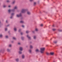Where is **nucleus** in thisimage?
Listing matches in <instances>:
<instances>
[{"mask_svg": "<svg viewBox=\"0 0 62 62\" xmlns=\"http://www.w3.org/2000/svg\"><path fill=\"white\" fill-rule=\"evenodd\" d=\"M9 26V25H8L7 26Z\"/></svg>", "mask_w": 62, "mask_h": 62, "instance_id": "47", "label": "nucleus"}, {"mask_svg": "<svg viewBox=\"0 0 62 62\" xmlns=\"http://www.w3.org/2000/svg\"><path fill=\"white\" fill-rule=\"evenodd\" d=\"M29 52L30 53H31V50H29Z\"/></svg>", "mask_w": 62, "mask_h": 62, "instance_id": "24", "label": "nucleus"}, {"mask_svg": "<svg viewBox=\"0 0 62 62\" xmlns=\"http://www.w3.org/2000/svg\"><path fill=\"white\" fill-rule=\"evenodd\" d=\"M12 43H13V42L12 41Z\"/></svg>", "mask_w": 62, "mask_h": 62, "instance_id": "48", "label": "nucleus"}, {"mask_svg": "<svg viewBox=\"0 0 62 62\" xmlns=\"http://www.w3.org/2000/svg\"><path fill=\"white\" fill-rule=\"evenodd\" d=\"M27 38H28V39H31V37H29V35H27Z\"/></svg>", "mask_w": 62, "mask_h": 62, "instance_id": "5", "label": "nucleus"}, {"mask_svg": "<svg viewBox=\"0 0 62 62\" xmlns=\"http://www.w3.org/2000/svg\"><path fill=\"white\" fill-rule=\"evenodd\" d=\"M6 23H8V21L6 20Z\"/></svg>", "mask_w": 62, "mask_h": 62, "instance_id": "43", "label": "nucleus"}, {"mask_svg": "<svg viewBox=\"0 0 62 62\" xmlns=\"http://www.w3.org/2000/svg\"><path fill=\"white\" fill-rule=\"evenodd\" d=\"M19 50L20 51H22L23 50V47H20L19 48Z\"/></svg>", "mask_w": 62, "mask_h": 62, "instance_id": "6", "label": "nucleus"}, {"mask_svg": "<svg viewBox=\"0 0 62 62\" xmlns=\"http://www.w3.org/2000/svg\"><path fill=\"white\" fill-rule=\"evenodd\" d=\"M2 35H1V34H0V38H2Z\"/></svg>", "mask_w": 62, "mask_h": 62, "instance_id": "20", "label": "nucleus"}, {"mask_svg": "<svg viewBox=\"0 0 62 62\" xmlns=\"http://www.w3.org/2000/svg\"><path fill=\"white\" fill-rule=\"evenodd\" d=\"M21 39H22V40H23V37H21Z\"/></svg>", "mask_w": 62, "mask_h": 62, "instance_id": "21", "label": "nucleus"}, {"mask_svg": "<svg viewBox=\"0 0 62 62\" xmlns=\"http://www.w3.org/2000/svg\"><path fill=\"white\" fill-rule=\"evenodd\" d=\"M30 48H33V46H32L31 45L30 46Z\"/></svg>", "mask_w": 62, "mask_h": 62, "instance_id": "15", "label": "nucleus"}, {"mask_svg": "<svg viewBox=\"0 0 62 62\" xmlns=\"http://www.w3.org/2000/svg\"><path fill=\"white\" fill-rule=\"evenodd\" d=\"M12 16H11L10 17V18L12 19Z\"/></svg>", "mask_w": 62, "mask_h": 62, "instance_id": "42", "label": "nucleus"}, {"mask_svg": "<svg viewBox=\"0 0 62 62\" xmlns=\"http://www.w3.org/2000/svg\"><path fill=\"white\" fill-rule=\"evenodd\" d=\"M21 30L19 29V32H20L21 31Z\"/></svg>", "mask_w": 62, "mask_h": 62, "instance_id": "35", "label": "nucleus"}, {"mask_svg": "<svg viewBox=\"0 0 62 62\" xmlns=\"http://www.w3.org/2000/svg\"><path fill=\"white\" fill-rule=\"evenodd\" d=\"M54 43H57V41H55V42H54Z\"/></svg>", "mask_w": 62, "mask_h": 62, "instance_id": "26", "label": "nucleus"}, {"mask_svg": "<svg viewBox=\"0 0 62 62\" xmlns=\"http://www.w3.org/2000/svg\"><path fill=\"white\" fill-rule=\"evenodd\" d=\"M7 51L8 52H9L10 50H9L8 49H7Z\"/></svg>", "mask_w": 62, "mask_h": 62, "instance_id": "30", "label": "nucleus"}, {"mask_svg": "<svg viewBox=\"0 0 62 62\" xmlns=\"http://www.w3.org/2000/svg\"><path fill=\"white\" fill-rule=\"evenodd\" d=\"M7 28H6L5 29V31H7Z\"/></svg>", "mask_w": 62, "mask_h": 62, "instance_id": "38", "label": "nucleus"}, {"mask_svg": "<svg viewBox=\"0 0 62 62\" xmlns=\"http://www.w3.org/2000/svg\"><path fill=\"white\" fill-rule=\"evenodd\" d=\"M26 11V10L25 9H23L22 10V11H21V12L22 13H24Z\"/></svg>", "mask_w": 62, "mask_h": 62, "instance_id": "3", "label": "nucleus"}, {"mask_svg": "<svg viewBox=\"0 0 62 62\" xmlns=\"http://www.w3.org/2000/svg\"><path fill=\"white\" fill-rule=\"evenodd\" d=\"M40 26H43V24H42L41 25H40Z\"/></svg>", "mask_w": 62, "mask_h": 62, "instance_id": "25", "label": "nucleus"}, {"mask_svg": "<svg viewBox=\"0 0 62 62\" xmlns=\"http://www.w3.org/2000/svg\"><path fill=\"white\" fill-rule=\"evenodd\" d=\"M13 39H16V38H15V37H13Z\"/></svg>", "mask_w": 62, "mask_h": 62, "instance_id": "23", "label": "nucleus"}, {"mask_svg": "<svg viewBox=\"0 0 62 62\" xmlns=\"http://www.w3.org/2000/svg\"><path fill=\"white\" fill-rule=\"evenodd\" d=\"M26 33H29V31H26Z\"/></svg>", "mask_w": 62, "mask_h": 62, "instance_id": "19", "label": "nucleus"}, {"mask_svg": "<svg viewBox=\"0 0 62 62\" xmlns=\"http://www.w3.org/2000/svg\"><path fill=\"white\" fill-rule=\"evenodd\" d=\"M45 50V48H40V53L43 54L44 51Z\"/></svg>", "mask_w": 62, "mask_h": 62, "instance_id": "2", "label": "nucleus"}, {"mask_svg": "<svg viewBox=\"0 0 62 62\" xmlns=\"http://www.w3.org/2000/svg\"><path fill=\"white\" fill-rule=\"evenodd\" d=\"M58 31H59V32H61V31L60 30H58Z\"/></svg>", "mask_w": 62, "mask_h": 62, "instance_id": "29", "label": "nucleus"}, {"mask_svg": "<svg viewBox=\"0 0 62 62\" xmlns=\"http://www.w3.org/2000/svg\"><path fill=\"white\" fill-rule=\"evenodd\" d=\"M34 39H35L36 38V36H34Z\"/></svg>", "mask_w": 62, "mask_h": 62, "instance_id": "27", "label": "nucleus"}, {"mask_svg": "<svg viewBox=\"0 0 62 62\" xmlns=\"http://www.w3.org/2000/svg\"><path fill=\"white\" fill-rule=\"evenodd\" d=\"M56 29H53V31H55V30H56Z\"/></svg>", "mask_w": 62, "mask_h": 62, "instance_id": "17", "label": "nucleus"}, {"mask_svg": "<svg viewBox=\"0 0 62 62\" xmlns=\"http://www.w3.org/2000/svg\"><path fill=\"white\" fill-rule=\"evenodd\" d=\"M7 2H8V3L9 2V0H7Z\"/></svg>", "mask_w": 62, "mask_h": 62, "instance_id": "33", "label": "nucleus"}, {"mask_svg": "<svg viewBox=\"0 0 62 62\" xmlns=\"http://www.w3.org/2000/svg\"><path fill=\"white\" fill-rule=\"evenodd\" d=\"M11 45H9V47H11Z\"/></svg>", "mask_w": 62, "mask_h": 62, "instance_id": "36", "label": "nucleus"}, {"mask_svg": "<svg viewBox=\"0 0 62 62\" xmlns=\"http://www.w3.org/2000/svg\"><path fill=\"white\" fill-rule=\"evenodd\" d=\"M46 54H47V55H49L50 54H49V53H48V52H46Z\"/></svg>", "mask_w": 62, "mask_h": 62, "instance_id": "9", "label": "nucleus"}, {"mask_svg": "<svg viewBox=\"0 0 62 62\" xmlns=\"http://www.w3.org/2000/svg\"><path fill=\"white\" fill-rule=\"evenodd\" d=\"M19 53L20 54H22V52L21 51H19Z\"/></svg>", "mask_w": 62, "mask_h": 62, "instance_id": "16", "label": "nucleus"}, {"mask_svg": "<svg viewBox=\"0 0 62 62\" xmlns=\"http://www.w3.org/2000/svg\"><path fill=\"white\" fill-rule=\"evenodd\" d=\"M3 7H4V8H5V7H6V6L4 5Z\"/></svg>", "mask_w": 62, "mask_h": 62, "instance_id": "28", "label": "nucleus"}, {"mask_svg": "<svg viewBox=\"0 0 62 62\" xmlns=\"http://www.w3.org/2000/svg\"><path fill=\"white\" fill-rule=\"evenodd\" d=\"M16 61L17 62H18V61H19V59H16Z\"/></svg>", "mask_w": 62, "mask_h": 62, "instance_id": "13", "label": "nucleus"}, {"mask_svg": "<svg viewBox=\"0 0 62 62\" xmlns=\"http://www.w3.org/2000/svg\"><path fill=\"white\" fill-rule=\"evenodd\" d=\"M36 4V2H34V5H35Z\"/></svg>", "mask_w": 62, "mask_h": 62, "instance_id": "32", "label": "nucleus"}, {"mask_svg": "<svg viewBox=\"0 0 62 62\" xmlns=\"http://www.w3.org/2000/svg\"><path fill=\"white\" fill-rule=\"evenodd\" d=\"M1 23V22H0V23Z\"/></svg>", "mask_w": 62, "mask_h": 62, "instance_id": "49", "label": "nucleus"}, {"mask_svg": "<svg viewBox=\"0 0 62 62\" xmlns=\"http://www.w3.org/2000/svg\"><path fill=\"white\" fill-rule=\"evenodd\" d=\"M22 27H24V26H23V25H22Z\"/></svg>", "mask_w": 62, "mask_h": 62, "instance_id": "40", "label": "nucleus"}, {"mask_svg": "<svg viewBox=\"0 0 62 62\" xmlns=\"http://www.w3.org/2000/svg\"><path fill=\"white\" fill-rule=\"evenodd\" d=\"M30 1H31V2H32V1H33V0H30Z\"/></svg>", "mask_w": 62, "mask_h": 62, "instance_id": "37", "label": "nucleus"}, {"mask_svg": "<svg viewBox=\"0 0 62 62\" xmlns=\"http://www.w3.org/2000/svg\"><path fill=\"white\" fill-rule=\"evenodd\" d=\"M54 25H53V27H54Z\"/></svg>", "mask_w": 62, "mask_h": 62, "instance_id": "46", "label": "nucleus"}, {"mask_svg": "<svg viewBox=\"0 0 62 62\" xmlns=\"http://www.w3.org/2000/svg\"><path fill=\"white\" fill-rule=\"evenodd\" d=\"M8 7H9V8H10V6H8Z\"/></svg>", "mask_w": 62, "mask_h": 62, "instance_id": "44", "label": "nucleus"}, {"mask_svg": "<svg viewBox=\"0 0 62 62\" xmlns=\"http://www.w3.org/2000/svg\"><path fill=\"white\" fill-rule=\"evenodd\" d=\"M15 1H13V2L12 3L13 4H14V3H15Z\"/></svg>", "mask_w": 62, "mask_h": 62, "instance_id": "31", "label": "nucleus"}, {"mask_svg": "<svg viewBox=\"0 0 62 62\" xmlns=\"http://www.w3.org/2000/svg\"><path fill=\"white\" fill-rule=\"evenodd\" d=\"M21 16H22L21 14H20L19 15H17V17H21Z\"/></svg>", "mask_w": 62, "mask_h": 62, "instance_id": "4", "label": "nucleus"}, {"mask_svg": "<svg viewBox=\"0 0 62 62\" xmlns=\"http://www.w3.org/2000/svg\"><path fill=\"white\" fill-rule=\"evenodd\" d=\"M18 44H19V45H20V43H18Z\"/></svg>", "mask_w": 62, "mask_h": 62, "instance_id": "41", "label": "nucleus"}, {"mask_svg": "<svg viewBox=\"0 0 62 62\" xmlns=\"http://www.w3.org/2000/svg\"><path fill=\"white\" fill-rule=\"evenodd\" d=\"M20 23H23L24 22L23 21H21L20 22Z\"/></svg>", "mask_w": 62, "mask_h": 62, "instance_id": "14", "label": "nucleus"}, {"mask_svg": "<svg viewBox=\"0 0 62 62\" xmlns=\"http://www.w3.org/2000/svg\"><path fill=\"white\" fill-rule=\"evenodd\" d=\"M14 30L15 31H16V30H17V29H16V28H15L14 29Z\"/></svg>", "mask_w": 62, "mask_h": 62, "instance_id": "12", "label": "nucleus"}, {"mask_svg": "<svg viewBox=\"0 0 62 62\" xmlns=\"http://www.w3.org/2000/svg\"><path fill=\"white\" fill-rule=\"evenodd\" d=\"M14 15V13H12V14H11V15H12V16H13V15Z\"/></svg>", "mask_w": 62, "mask_h": 62, "instance_id": "22", "label": "nucleus"}, {"mask_svg": "<svg viewBox=\"0 0 62 62\" xmlns=\"http://www.w3.org/2000/svg\"><path fill=\"white\" fill-rule=\"evenodd\" d=\"M6 38H8V36H6Z\"/></svg>", "mask_w": 62, "mask_h": 62, "instance_id": "34", "label": "nucleus"}, {"mask_svg": "<svg viewBox=\"0 0 62 62\" xmlns=\"http://www.w3.org/2000/svg\"><path fill=\"white\" fill-rule=\"evenodd\" d=\"M35 31H38V29H35Z\"/></svg>", "mask_w": 62, "mask_h": 62, "instance_id": "18", "label": "nucleus"}, {"mask_svg": "<svg viewBox=\"0 0 62 62\" xmlns=\"http://www.w3.org/2000/svg\"><path fill=\"white\" fill-rule=\"evenodd\" d=\"M23 33H22V32L21 33V35H23Z\"/></svg>", "mask_w": 62, "mask_h": 62, "instance_id": "39", "label": "nucleus"}, {"mask_svg": "<svg viewBox=\"0 0 62 62\" xmlns=\"http://www.w3.org/2000/svg\"><path fill=\"white\" fill-rule=\"evenodd\" d=\"M36 52H38L39 51V49H37L36 50Z\"/></svg>", "mask_w": 62, "mask_h": 62, "instance_id": "7", "label": "nucleus"}, {"mask_svg": "<svg viewBox=\"0 0 62 62\" xmlns=\"http://www.w3.org/2000/svg\"><path fill=\"white\" fill-rule=\"evenodd\" d=\"M34 32H35V31H32L33 33H34Z\"/></svg>", "mask_w": 62, "mask_h": 62, "instance_id": "45", "label": "nucleus"}, {"mask_svg": "<svg viewBox=\"0 0 62 62\" xmlns=\"http://www.w3.org/2000/svg\"><path fill=\"white\" fill-rule=\"evenodd\" d=\"M27 14H29H29H30V12H28Z\"/></svg>", "mask_w": 62, "mask_h": 62, "instance_id": "11", "label": "nucleus"}, {"mask_svg": "<svg viewBox=\"0 0 62 62\" xmlns=\"http://www.w3.org/2000/svg\"><path fill=\"white\" fill-rule=\"evenodd\" d=\"M54 53H50V54L51 55H53V54H54Z\"/></svg>", "mask_w": 62, "mask_h": 62, "instance_id": "10", "label": "nucleus"}, {"mask_svg": "<svg viewBox=\"0 0 62 62\" xmlns=\"http://www.w3.org/2000/svg\"><path fill=\"white\" fill-rule=\"evenodd\" d=\"M22 58H24V55H22Z\"/></svg>", "mask_w": 62, "mask_h": 62, "instance_id": "8", "label": "nucleus"}, {"mask_svg": "<svg viewBox=\"0 0 62 62\" xmlns=\"http://www.w3.org/2000/svg\"><path fill=\"white\" fill-rule=\"evenodd\" d=\"M17 7L15 6L14 8V9L12 10L9 9L8 10V12L9 13H10L11 11L14 12L15 11V9H17Z\"/></svg>", "mask_w": 62, "mask_h": 62, "instance_id": "1", "label": "nucleus"}]
</instances>
